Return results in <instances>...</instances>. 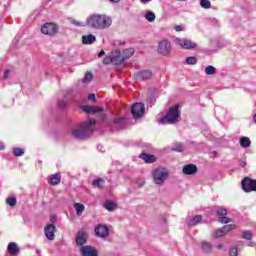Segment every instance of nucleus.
<instances>
[{"label": "nucleus", "instance_id": "obj_43", "mask_svg": "<svg viewBox=\"0 0 256 256\" xmlns=\"http://www.w3.org/2000/svg\"><path fill=\"white\" fill-rule=\"evenodd\" d=\"M11 77V70L7 69L4 71L3 79H9Z\"/></svg>", "mask_w": 256, "mask_h": 256}, {"label": "nucleus", "instance_id": "obj_20", "mask_svg": "<svg viewBox=\"0 0 256 256\" xmlns=\"http://www.w3.org/2000/svg\"><path fill=\"white\" fill-rule=\"evenodd\" d=\"M95 41H97V38L93 34L82 36L83 45H93V43H95Z\"/></svg>", "mask_w": 256, "mask_h": 256}, {"label": "nucleus", "instance_id": "obj_38", "mask_svg": "<svg viewBox=\"0 0 256 256\" xmlns=\"http://www.w3.org/2000/svg\"><path fill=\"white\" fill-rule=\"evenodd\" d=\"M71 25H75V27H85V23L77 21L75 19H70Z\"/></svg>", "mask_w": 256, "mask_h": 256}, {"label": "nucleus", "instance_id": "obj_19", "mask_svg": "<svg viewBox=\"0 0 256 256\" xmlns=\"http://www.w3.org/2000/svg\"><path fill=\"white\" fill-rule=\"evenodd\" d=\"M182 173L184 175H195L197 173V166L195 164H187L183 167Z\"/></svg>", "mask_w": 256, "mask_h": 256}, {"label": "nucleus", "instance_id": "obj_30", "mask_svg": "<svg viewBox=\"0 0 256 256\" xmlns=\"http://www.w3.org/2000/svg\"><path fill=\"white\" fill-rule=\"evenodd\" d=\"M12 153L15 157H23V155H25V150H23V148L16 147L13 148Z\"/></svg>", "mask_w": 256, "mask_h": 256}, {"label": "nucleus", "instance_id": "obj_21", "mask_svg": "<svg viewBox=\"0 0 256 256\" xmlns=\"http://www.w3.org/2000/svg\"><path fill=\"white\" fill-rule=\"evenodd\" d=\"M140 159H143L145 163H155L157 161V157H155V155L147 153L140 154Z\"/></svg>", "mask_w": 256, "mask_h": 256}, {"label": "nucleus", "instance_id": "obj_26", "mask_svg": "<svg viewBox=\"0 0 256 256\" xmlns=\"http://www.w3.org/2000/svg\"><path fill=\"white\" fill-rule=\"evenodd\" d=\"M201 245L204 253H211V251H213V245L210 242L203 241Z\"/></svg>", "mask_w": 256, "mask_h": 256}, {"label": "nucleus", "instance_id": "obj_27", "mask_svg": "<svg viewBox=\"0 0 256 256\" xmlns=\"http://www.w3.org/2000/svg\"><path fill=\"white\" fill-rule=\"evenodd\" d=\"M61 183V175L60 174H54L50 176V185H59Z\"/></svg>", "mask_w": 256, "mask_h": 256}, {"label": "nucleus", "instance_id": "obj_47", "mask_svg": "<svg viewBox=\"0 0 256 256\" xmlns=\"http://www.w3.org/2000/svg\"><path fill=\"white\" fill-rule=\"evenodd\" d=\"M138 187H143L145 185V180H141L137 182Z\"/></svg>", "mask_w": 256, "mask_h": 256}, {"label": "nucleus", "instance_id": "obj_12", "mask_svg": "<svg viewBox=\"0 0 256 256\" xmlns=\"http://www.w3.org/2000/svg\"><path fill=\"white\" fill-rule=\"evenodd\" d=\"M95 234H96V237H101L102 239H105L109 237V227L103 224H99L95 228Z\"/></svg>", "mask_w": 256, "mask_h": 256}, {"label": "nucleus", "instance_id": "obj_10", "mask_svg": "<svg viewBox=\"0 0 256 256\" xmlns=\"http://www.w3.org/2000/svg\"><path fill=\"white\" fill-rule=\"evenodd\" d=\"M79 251L81 256H99V251L91 245L82 246Z\"/></svg>", "mask_w": 256, "mask_h": 256}, {"label": "nucleus", "instance_id": "obj_22", "mask_svg": "<svg viewBox=\"0 0 256 256\" xmlns=\"http://www.w3.org/2000/svg\"><path fill=\"white\" fill-rule=\"evenodd\" d=\"M144 18L146 19V21H148V23H154L156 16H155V12L148 10L144 13Z\"/></svg>", "mask_w": 256, "mask_h": 256}, {"label": "nucleus", "instance_id": "obj_53", "mask_svg": "<svg viewBox=\"0 0 256 256\" xmlns=\"http://www.w3.org/2000/svg\"><path fill=\"white\" fill-rule=\"evenodd\" d=\"M141 3H150L151 0H140Z\"/></svg>", "mask_w": 256, "mask_h": 256}, {"label": "nucleus", "instance_id": "obj_54", "mask_svg": "<svg viewBox=\"0 0 256 256\" xmlns=\"http://www.w3.org/2000/svg\"><path fill=\"white\" fill-rule=\"evenodd\" d=\"M217 249H223V244H218Z\"/></svg>", "mask_w": 256, "mask_h": 256}, {"label": "nucleus", "instance_id": "obj_52", "mask_svg": "<svg viewBox=\"0 0 256 256\" xmlns=\"http://www.w3.org/2000/svg\"><path fill=\"white\" fill-rule=\"evenodd\" d=\"M114 121H123V118L116 117L114 118Z\"/></svg>", "mask_w": 256, "mask_h": 256}, {"label": "nucleus", "instance_id": "obj_24", "mask_svg": "<svg viewBox=\"0 0 256 256\" xmlns=\"http://www.w3.org/2000/svg\"><path fill=\"white\" fill-rule=\"evenodd\" d=\"M203 217L201 215H196L195 217H193L192 219H190L188 221V225L189 227H195V225H197V223H201Z\"/></svg>", "mask_w": 256, "mask_h": 256}, {"label": "nucleus", "instance_id": "obj_31", "mask_svg": "<svg viewBox=\"0 0 256 256\" xmlns=\"http://www.w3.org/2000/svg\"><path fill=\"white\" fill-rule=\"evenodd\" d=\"M205 73L206 75H215L217 73V68H215L214 66L208 65L205 68Z\"/></svg>", "mask_w": 256, "mask_h": 256}, {"label": "nucleus", "instance_id": "obj_41", "mask_svg": "<svg viewBox=\"0 0 256 256\" xmlns=\"http://www.w3.org/2000/svg\"><path fill=\"white\" fill-rule=\"evenodd\" d=\"M103 63H104V65H109V63H113V56H112V54H110L108 57H105L103 59Z\"/></svg>", "mask_w": 256, "mask_h": 256}, {"label": "nucleus", "instance_id": "obj_48", "mask_svg": "<svg viewBox=\"0 0 256 256\" xmlns=\"http://www.w3.org/2000/svg\"><path fill=\"white\" fill-rule=\"evenodd\" d=\"M174 151L181 153L183 151V146H179L178 148H174Z\"/></svg>", "mask_w": 256, "mask_h": 256}, {"label": "nucleus", "instance_id": "obj_11", "mask_svg": "<svg viewBox=\"0 0 256 256\" xmlns=\"http://www.w3.org/2000/svg\"><path fill=\"white\" fill-rule=\"evenodd\" d=\"M75 241L78 247H85V244L87 243V232L85 230L78 231L76 234Z\"/></svg>", "mask_w": 256, "mask_h": 256}, {"label": "nucleus", "instance_id": "obj_33", "mask_svg": "<svg viewBox=\"0 0 256 256\" xmlns=\"http://www.w3.org/2000/svg\"><path fill=\"white\" fill-rule=\"evenodd\" d=\"M186 65H197V57L189 56L186 58Z\"/></svg>", "mask_w": 256, "mask_h": 256}, {"label": "nucleus", "instance_id": "obj_29", "mask_svg": "<svg viewBox=\"0 0 256 256\" xmlns=\"http://www.w3.org/2000/svg\"><path fill=\"white\" fill-rule=\"evenodd\" d=\"M103 185H105V180H103L102 178H97L92 181V186H94L98 189H101L103 187Z\"/></svg>", "mask_w": 256, "mask_h": 256}, {"label": "nucleus", "instance_id": "obj_51", "mask_svg": "<svg viewBox=\"0 0 256 256\" xmlns=\"http://www.w3.org/2000/svg\"><path fill=\"white\" fill-rule=\"evenodd\" d=\"M255 245H256V244H255V242H253V241H251V242L248 243V247H255Z\"/></svg>", "mask_w": 256, "mask_h": 256}, {"label": "nucleus", "instance_id": "obj_17", "mask_svg": "<svg viewBox=\"0 0 256 256\" xmlns=\"http://www.w3.org/2000/svg\"><path fill=\"white\" fill-rule=\"evenodd\" d=\"M55 231H57V228L53 224H48L44 228V233L49 241H55Z\"/></svg>", "mask_w": 256, "mask_h": 256}, {"label": "nucleus", "instance_id": "obj_23", "mask_svg": "<svg viewBox=\"0 0 256 256\" xmlns=\"http://www.w3.org/2000/svg\"><path fill=\"white\" fill-rule=\"evenodd\" d=\"M133 55H135V49H133V48L125 49L122 52V57L124 58V61L126 59H131V57H133Z\"/></svg>", "mask_w": 256, "mask_h": 256}, {"label": "nucleus", "instance_id": "obj_42", "mask_svg": "<svg viewBox=\"0 0 256 256\" xmlns=\"http://www.w3.org/2000/svg\"><path fill=\"white\" fill-rule=\"evenodd\" d=\"M239 255V251L237 250L236 247H233L230 249V256H238Z\"/></svg>", "mask_w": 256, "mask_h": 256}, {"label": "nucleus", "instance_id": "obj_14", "mask_svg": "<svg viewBox=\"0 0 256 256\" xmlns=\"http://www.w3.org/2000/svg\"><path fill=\"white\" fill-rule=\"evenodd\" d=\"M111 54H112V63L114 65H123L125 58H123V54L121 53V50L119 49L114 50Z\"/></svg>", "mask_w": 256, "mask_h": 256}, {"label": "nucleus", "instance_id": "obj_39", "mask_svg": "<svg viewBox=\"0 0 256 256\" xmlns=\"http://www.w3.org/2000/svg\"><path fill=\"white\" fill-rule=\"evenodd\" d=\"M216 213H217V215L219 217H225V215H227V209H225V208H218Z\"/></svg>", "mask_w": 256, "mask_h": 256}, {"label": "nucleus", "instance_id": "obj_45", "mask_svg": "<svg viewBox=\"0 0 256 256\" xmlns=\"http://www.w3.org/2000/svg\"><path fill=\"white\" fill-rule=\"evenodd\" d=\"M58 105H59V107H67V102H65V100H60L59 102H58Z\"/></svg>", "mask_w": 256, "mask_h": 256}, {"label": "nucleus", "instance_id": "obj_25", "mask_svg": "<svg viewBox=\"0 0 256 256\" xmlns=\"http://www.w3.org/2000/svg\"><path fill=\"white\" fill-rule=\"evenodd\" d=\"M74 209L76 211V215L81 216L83 215V212L85 211V205L81 203H74Z\"/></svg>", "mask_w": 256, "mask_h": 256}, {"label": "nucleus", "instance_id": "obj_50", "mask_svg": "<svg viewBox=\"0 0 256 256\" xmlns=\"http://www.w3.org/2000/svg\"><path fill=\"white\" fill-rule=\"evenodd\" d=\"M103 55H105V51L104 50H101L98 54V57H103Z\"/></svg>", "mask_w": 256, "mask_h": 256}, {"label": "nucleus", "instance_id": "obj_49", "mask_svg": "<svg viewBox=\"0 0 256 256\" xmlns=\"http://www.w3.org/2000/svg\"><path fill=\"white\" fill-rule=\"evenodd\" d=\"M5 149V143L0 142V151H3Z\"/></svg>", "mask_w": 256, "mask_h": 256}, {"label": "nucleus", "instance_id": "obj_44", "mask_svg": "<svg viewBox=\"0 0 256 256\" xmlns=\"http://www.w3.org/2000/svg\"><path fill=\"white\" fill-rule=\"evenodd\" d=\"M174 30L177 31V33H179V32H181V31H183V26H181V25H176V26H174Z\"/></svg>", "mask_w": 256, "mask_h": 256}, {"label": "nucleus", "instance_id": "obj_28", "mask_svg": "<svg viewBox=\"0 0 256 256\" xmlns=\"http://www.w3.org/2000/svg\"><path fill=\"white\" fill-rule=\"evenodd\" d=\"M240 145L244 149H247V147H251V140L247 137L240 138Z\"/></svg>", "mask_w": 256, "mask_h": 256}, {"label": "nucleus", "instance_id": "obj_32", "mask_svg": "<svg viewBox=\"0 0 256 256\" xmlns=\"http://www.w3.org/2000/svg\"><path fill=\"white\" fill-rule=\"evenodd\" d=\"M200 7H202V9H211V1L200 0Z\"/></svg>", "mask_w": 256, "mask_h": 256}, {"label": "nucleus", "instance_id": "obj_9", "mask_svg": "<svg viewBox=\"0 0 256 256\" xmlns=\"http://www.w3.org/2000/svg\"><path fill=\"white\" fill-rule=\"evenodd\" d=\"M242 189L245 193H251V191H256V180L251 178H244L242 180Z\"/></svg>", "mask_w": 256, "mask_h": 256}, {"label": "nucleus", "instance_id": "obj_13", "mask_svg": "<svg viewBox=\"0 0 256 256\" xmlns=\"http://www.w3.org/2000/svg\"><path fill=\"white\" fill-rule=\"evenodd\" d=\"M234 228H235L234 224L225 225L222 228H219L218 230L215 231L214 237L216 239H219V237H224L226 233H229V231H233Z\"/></svg>", "mask_w": 256, "mask_h": 256}, {"label": "nucleus", "instance_id": "obj_5", "mask_svg": "<svg viewBox=\"0 0 256 256\" xmlns=\"http://www.w3.org/2000/svg\"><path fill=\"white\" fill-rule=\"evenodd\" d=\"M174 43L178 47H181V49H186L187 51H191V49H196L197 47V43L187 38H175Z\"/></svg>", "mask_w": 256, "mask_h": 256}, {"label": "nucleus", "instance_id": "obj_55", "mask_svg": "<svg viewBox=\"0 0 256 256\" xmlns=\"http://www.w3.org/2000/svg\"><path fill=\"white\" fill-rule=\"evenodd\" d=\"M112 3H119V0H110Z\"/></svg>", "mask_w": 256, "mask_h": 256}, {"label": "nucleus", "instance_id": "obj_6", "mask_svg": "<svg viewBox=\"0 0 256 256\" xmlns=\"http://www.w3.org/2000/svg\"><path fill=\"white\" fill-rule=\"evenodd\" d=\"M58 31L59 26L52 22H46L41 28V33H43V35H48L49 37L57 35Z\"/></svg>", "mask_w": 256, "mask_h": 256}, {"label": "nucleus", "instance_id": "obj_18", "mask_svg": "<svg viewBox=\"0 0 256 256\" xmlns=\"http://www.w3.org/2000/svg\"><path fill=\"white\" fill-rule=\"evenodd\" d=\"M7 252L11 256H17L21 253V248L15 242H10L7 246Z\"/></svg>", "mask_w": 256, "mask_h": 256}, {"label": "nucleus", "instance_id": "obj_1", "mask_svg": "<svg viewBox=\"0 0 256 256\" xmlns=\"http://www.w3.org/2000/svg\"><path fill=\"white\" fill-rule=\"evenodd\" d=\"M113 20L111 17L104 14H92L86 19L87 27L90 29H96L97 31H103L109 29Z\"/></svg>", "mask_w": 256, "mask_h": 256}, {"label": "nucleus", "instance_id": "obj_3", "mask_svg": "<svg viewBox=\"0 0 256 256\" xmlns=\"http://www.w3.org/2000/svg\"><path fill=\"white\" fill-rule=\"evenodd\" d=\"M152 179L155 185L159 187L165 185L167 179H169V169L166 167H158L152 171Z\"/></svg>", "mask_w": 256, "mask_h": 256}, {"label": "nucleus", "instance_id": "obj_2", "mask_svg": "<svg viewBox=\"0 0 256 256\" xmlns=\"http://www.w3.org/2000/svg\"><path fill=\"white\" fill-rule=\"evenodd\" d=\"M96 123L95 118H90L83 124L74 127L71 131L72 137L74 139H86L94 131Z\"/></svg>", "mask_w": 256, "mask_h": 256}, {"label": "nucleus", "instance_id": "obj_15", "mask_svg": "<svg viewBox=\"0 0 256 256\" xmlns=\"http://www.w3.org/2000/svg\"><path fill=\"white\" fill-rule=\"evenodd\" d=\"M137 81H147L153 77V72L150 70H142L134 75Z\"/></svg>", "mask_w": 256, "mask_h": 256}, {"label": "nucleus", "instance_id": "obj_35", "mask_svg": "<svg viewBox=\"0 0 256 256\" xmlns=\"http://www.w3.org/2000/svg\"><path fill=\"white\" fill-rule=\"evenodd\" d=\"M116 205H115V203H113L112 201H107L106 203H105V209H107V211H113V210H115L116 209Z\"/></svg>", "mask_w": 256, "mask_h": 256}, {"label": "nucleus", "instance_id": "obj_37", "mask_svg": "<svg viewBox=\"0 0 256 256\" xmlns=\"http://www.w3.org/2000/svg\"><path fill=\"white\" fill-rule=\"evenodd\" d=\"M93 79V74L91 72H87L82 80L83 83H90Z\"/></svg>", "mask_w": 256, "mask_h": 256}, {"label": "nucleus", "instance_id": "obj_7", "mask_svg": "<svg viewBox=\"0 0 256 256\" xmlns=\"http://www.w3.org/2000/svg\"><path fill=\"white\" fill-rule=\"evenodd\" d=\"M171 42L169 40H161L158 44V53L159 55H163V57H167L169 55H171Z\"/></svg>", "mask_w": 256, "mask_h": 256}, {"label": "nucleus", "instance_id": "obj_36", "mask_svg": "<svg viewBox=\"0 0 256 256\" xmlns=\"http://www.w3.org/2000/svg\"><path fill=\"white\" fill-rule=\"evenodd\" d=\"M242 237L247 241H251L253 239V233H251L249 230H246L242 233Z\"/></svg>", "mask_w": 256, "mask_h": 256}, {"label": "nucleus", "instance_id": "obj_16", "mask_svg": "<svg viewBox=\"0 0 256 256\" xmlns=\"http://www.w3.org/2000/svg\"><path fill=\"white\" fill-rule=\"evenodd\" d=\"M82 111L88 115L103 114V108L97 106H82Z\"/></svg>", "mask_w": 256, "mask_h": 256}, {"label": "nucleus", "instance_id": "obj_40", "mask_svg": "<svg viewBox=\"0 0 256 256\" xmlns=\"http://www.w3.org/2000/svg\"><path fill=\"white\" fill-rule=\"evenodd\" d=\"M218 221H219V223H224V224H226V223H230V222H231V219H230L229 217H227V216H220V217L218 218Z\"/></svg>", "mask_w": 256, "mask_h": 256}, {"label": "nucleus", "instance_id": "obj_4", "mask_svg": "<svg viewBox=\"0 0 256 256\" xmlns=\"http://www.w3.org/2000/svg\"><path fill=\"white\" fill-rule=\"evenodd\" d=\"M180 115L181 114L179 113V107L173 106L168 110L165 116L159 119V123L173 125V123H177L179 121Z\"/></svg>", "mask_w": 256, "mask_h": 256}, {"label": "nucleus", "instance_id": "obj_34", "mask_svg": "<svg viewBox=\"0 0 256 256\" xmlns=\"http://www.w3.org/2000/svg\"><path fill=\"white\" fill-rule=\"evenodd\" d=\"M6 203L7 205H9L10 207H15V205H17V198L15 197H9L6 199Z\"/></svg>", "mask_w": 256, "mask_h": 256}, {"label": "nucleus", "instance_id": "obj_46", "mask_svg": "<svg viewBox=\"0 0 256 256\" xmlns=\"http://www.w3.org/2000/svg\"><path fill=\"white\" fill-rule=\"evenodd\" d=\"M88 99H89V101L95 102L96 101L95 94H89Z\"/></svg>", "mask_w": 256, "mask_h": 256}, {"label": "nucleus", "instance_id": "obj_8", "mask_svg": "<svg viewBox=\"0 0 256 256\" xmlns=\"http://www.w3.org/2000/svg\"><path fill=\"white\" fill-rule=\"evenodd\" d=\"M131 113L134 119H141L143 115H145V104L143 103H135L132 106Z\"/></svg>", "mask_w": 256, "mask_h": 256}]
</instances>
